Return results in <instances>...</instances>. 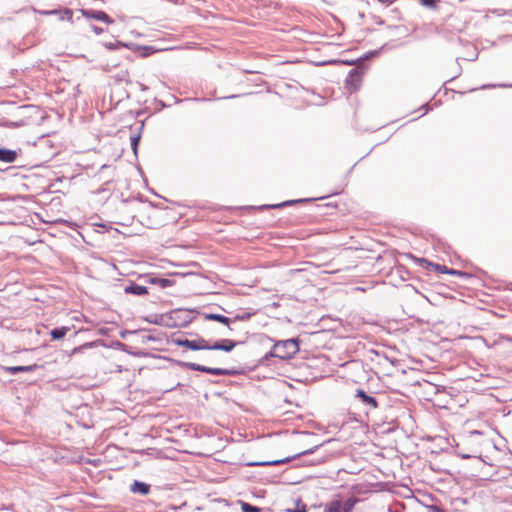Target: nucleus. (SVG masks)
<instances>
[{
    "label": "nucleus",
    "mask_w": 512,
    "mask_h": 512,
    "mask_svg": "<svg viewBox=\"0 0 512 512\" xmlns=\"http://www.w3.org/2000/svg\"><path fill=\"white\" fill-rule=\"evenodd\" d=\"M17 157V154L13 150L9 149H0V161L11 163L14 162Z\"/></svg>",
    "instance_id": "nucleus-13"
},
{
    "label": "nucleus",
    "mask_w": 512,
    "mask_h": 512,
    "mask_svg": "<svg viewBox=\"0 0 512 512\" xmlns=\"http://www.w3.org/2000/svg\"><path fill=\"white\" fill-rule=\"evenodd\" d=\"M69 327H61V328H55L53 330H51L50 332V335H51V338L52 340H60V339H63L66 334L69 332Z\"/></svg>",
    "instance_id": "nucleus-15"
},
{
    "label": "nucleus",
    "mask_w": 512,
    "mask_h": 512,
    "mask_svg": "<svg viewBox=\"0 0 512 512\" xmlns=\"http://www.w3.org/2000/svg\"><path fill=\"white\" fill-rule=\"evenodd\" d=\"M138 142H139V137H132L131 138V145H132L133 150H134L135 153L137 151Z\"/></svg>",
    "instance_id": "nucleus-29"
},
{
    "label": "nucleus",
    "mask_w": 512,
    "mask_h": 512,
    "mask_svg": "<svg viewBox=\"0 0 512 512\" xmlns=\"http://www.w3.org/2000/svg\"><path fill=\"white\" fill-rule=\"evenodd\" d=\"M353 81L357 82L356 88L359 86V84L362 81V74L358 71H354L350 74Z\"/></svg>",
    "instance_id": "nucleus-27"
},
{
    "label": "nucleus",
    "mask_w": 512,
    "mask_h": 512,
    "mask_svg": "<svg viewBox=\"0 0 512 512\" xmlns=\"http://www.w3.org/2000/svg\"><path fill=\"white\" fill-rule=\"evenodd\" d=\"M441 388L444 389L443 386L434 382L423 383L420 379V374H418V400L430 402L433 400V397L437 395Z\"/></svg>",
    "instance_id": "nucleus-2"
},
{
    "label": "nucleus",
    "mask_w": 512,
    "mask_h": 512,
    "mask_svg": "<svg viewBox=\"0 0 512 512\" xmlns=\"http://www.w3.org/2000/svg\"><path fill=\"white\" fill-rule=\"evenodd\" d=\"M427 440H428V441H435V440H439V441H441L442 439H441V437H434V438H432V437H430V436H427Z\"/></svg>",
    "instance_id": "nucleus-32"
},
{
    "label": "nucleus",
    "mask_w": 512,
    "mask_h": 512,
    "mask_svg": "<svg viewBox=\"0 0 512 512\" xmlns=\"http://www.w3.org/2000/svg\"><path fill=\"white\" fill-rule=\"evenodd\" d=\"M238 503L240 504L242 512H261L262 511L261 508L253 506L247 502L240 500V501H238Z\"/></svg>",
    "instance_id": "nucleus-22"
},
{
    "label": "nucleus",
    "mask_w": 512,
    "mask_h": 512,
    "mask_svg": "<svg viewBox=\"0 0 512 512\" xmlns=\"http://www.w3.org/2000/svg\"><path fill=\"white\" fill-rule=\"evenodd\" d=\"M43 14H58L59 15V19L62 20V21H68V22H72V18H73V11L68 9V8H65L63 10H53V11H46V12H42Z\"/></svg>",
    "instance_id": "nucleus-9"
},
{
    "label": "nucleus",
    "mask_w": 512,
    "mask_h": 512,
    "mask_svg": "<svg viewBox=\"0 0 512 512\" xmlns=\"http://www.w3.org/2000/svg\"><path fill=\"white\" fill-rule=\"evenodd\" d=\"M204 319L217 321L225 326H229V324H230V319L228 317L220 315V314H213V313L204 314Z\"/></svg>",
    "instance_id": "nucleus-14"
},
{
    "label": "nucleus",
    "mask_w": 512,
    "mask_h": 512,
    "mask_svg": "<svg viewBox=\"0 0 512 512\" xmlns=\"http://www.w3.org/2000/svg\"><path fill=\"white\" fill-rule=\"evenodd\" d=\"M81 13L85 18H88V19H95V20H98V21H101V22H104L107 24L113 23V20L104 11L92 10V9H88V10L82 9Z\"/></svg>",
    "instance_id": "nucleus-5"
},
{
    "label": "nucleus",
    "mask_w": 512,
    "mask_h": 512,
    "mask_svg": "<svg viewBox=\"0 0 512 512\" xmlns=\"http://www.w3.org/2000/svg\"><path fill=\"white\" fill-rule=\"evenodd\" d=\"M494 87H496V85H494V84H487V85H482L480 87V89H487V88H494Z\"/></svg>",
    "instance_id": "nucleus-31"
},
{
    "label": "nucleus",
    "mask_w": 512,
    "mask_h": 512,
    "mask_svg": "<svg viewBox=\"0 0 512 512\" xmlns=\"http://www.w3.org/2000/svg\"><path fill=\"white\" fill-rule=\"evenodd\" d=\"M446 274H449V275H453V276H458L460 278H463V279H468L471 277V274L465 272V271H461V270H456V269H453V268H449L448 267V271Z\"/></svg>",
    "instance_id": "nucleus-23"
},
{
    "label": "nucleus",
    "mask_w": 512,
    "mask_h": 512,
    "mask_svg": "<svg viewBox=\"0 0 512 512\" xmlns=\"http://www.w3.org/2000/svg\"><path fill=\"white\" fill-rule=\"evenodd\" d=\"M37 368V364L28 365V366H10L6 367L5 370L14 375L18 372H31Z\"/></svg>",
    "instance_id": "nucleus-10"
},
{
    "label": "nucleus",
    "mask_w": 512,
    "mask_h": 512,
    "mask_svg": "<svg viewBox=\"0 0 512 512\" xmlns=\"http://www.w3.org/2000/svg\"><path fill=\"white\" fill-rule=\"evenodd\" d=\"M510 87H512V85H510Z\"/></svg>",
    "instance_id": "nucleus-37"
},
{
    "label": "nucleus",
    "mask_w": 512,
    "mask_h": 512,
    "mask_svg": "<svg viewBox=\"0 0 512 512\" xmlns=\"http://www.w3.org/2000/svg\"><path fill=\"white\" fill-rule=\"evenodd\" d=\"M174 342L176 345L186 347L190 350H209L210 349V345L203 338H198L195 340L176 339V340H174Z\"/></svg>",
    "instance_id": "nucleus-4"
},
{
    "label": "nucleus",
    "mask_w": 512,
    "mask_h": 512,
    "mask_svg": "<svg viewBox=\"0 0 512 512\" xmlns=\"http://www.w3.org/2000/svg\"><path fill=\"white\" fill-rule=\"evenodd\" d=\"M125 292L129 293V294H135V295H146V294H148V289L145 286L132 284V285L125 287Z\"/></svg>",
    "instance_id": "nucleus-12"
},
{
    "label": "nucleus",
    "mask_w": 512,
    "mask_h": 512,
    "mask_svg": "<svg viewBox=\"0 0 512 512\" xmlns=\"http://www.w3.org/2000/svg\"><path fill=\"white\" fill-rule=\"evenodd\" d=\"M94 31L96 34H100L103 32V30L101 28H97V27H94Z\"/></svg>",
    "instance_id": "nucleus-33"
},
{
    "label": "nucleus",
    "mask_w": 512,
    "mask_h": 512,
    "mask_svg": "<svg viewBox=\"0 0 512 512\" xmlns=\"http://www.w3.org/2000/svg\"><path fill=\"white\" fill-rule=\"evenodd\" d=\"M431 110V106L428 102L422 104L420 107H418V112H421L420 115H418V119L426 115Z\"/></svg>",
    "instance_id": "nucleus-26"
},
{
    "label": "nucleus",
    "mask_w": 512,
    "mask_h": 512,
    "mask_svg": "<svg viewBox=\"0 0 512 512\" xmlns=\"http://www.w3.org/2000/svg\"><path fill=\"white\" fill-rule=\"evenodd\" d=\"M299 351L296 340L288 339L277 342L271 351V355L280 359H290Z\"/></svg>",
    "instance_id": "nucleus-1"
},
{
    "label": "nucleus",
    "mask_w": 512,
    "mask_h": 512,
    "mask_svg": "<svg viewBox=\"0 0 512 512\" xmlns=\"http://www.w3.org/2000/svg\"><path fill=\"white\" fill-rule=\"evenodd\" d=\"M188 367L193 371L205 372L211 375H228L229 371L222 368H211L197 363H189Z\"/></svg>",
    "instance_id": "nucleus-6"
},
{
    "label": "nucleus",
    "mask_w": 512,
    "mask_h": 512,
    "mask_svg": "<svg viewBox=\"0 0 512 512\" xmlns=\"http://www.w3.org/2000/svg\"><path fill=\"white\" fill-rule=\"evenodd\" d=\"M417 438H420V435H417ZM421 439H422V440H425V439L427 440V438H426V437H424V436H421Z\"/></svg>",
    "instance_id": "nucleus-36"
},
{
    "label": "nucleus",
    "mask_w": 512,
    "mask_h": 512,
    "mask_svg": "<svg viewBox=\"0 0 512 512\" xmlns=\"http://www.w3.org/2000/svg\"><path fill=\"white\" fill-rule=\"evenodd\" d=\"M306 452L307 451H301V452L296 453L292 457H288V458L283 459V460H275V461L271 462L270 464H273V465L282 464V463L288 462V461H290L292 459H295L296 457L301 456V455L305 454Z\"/></svg>",
    "instance_id": "nucleus-25"
},
{
    "label": "nucleus",
    "mask_w": 512,
    "mask_h": 512,
    "mask_svg": "<svg viewBox=\"0 0 512 512\" xmlns=\"http://www.w3.org/2000/svg\"><path fill=\"white\" fill-rule=\"evenodd\" d=\"M421 363L422 362L418 359V374H420L421 381L423 383H427L428 381L429 382L438 383L440 375L437 374V373H430V372H427V371H422L421 368H420Z\"/></svg>",
    "instance_id": "nucleus-7"
},
{
    "label": "nucleus",
    "mask_w": 512,
    "mask_h": 512,
    "mask_svg": "<svg viewBox=\"0 0 512 512\" xmlns=\"http://www.w3.org/2000/svg\"><path fill=\"white\" fill-rule=\"evenodd\" d=\"M428 450H429V451H430V453H432V454H433V453H437V451H436L434 448H428V449H427V451H428Z\"/></svg>",
    "instance_id": "nucleus-35"
},
{
    "label": "nucleus",
    "mask_w": 512,
    "mask_h": 512,
    "mask_svg": "<svg viewBox=\"0 0 512 512\" xmlns=\"http://www.w3.org/2000/svg\"><path fill=\"white\" fill-rule=\"evenodd\" d=\"M236 345H237L236 342H234L232 340H229V339H225L222 342H216L215 344L210 345V349L209 350H223V351L229 352Z\"/></svg>",
    "instance_id": "nucleus-8"
},
{
    "label": "nucleus",
    "mask_w": 512,
    "mask_h": 512,
    "mask_svg": "<svg viewBox=\"0 0 512 512\" xmlns=\"http://www.w3.org/2000/svg\"><path fill=\"white\" fill-rule=\"evenodd\" d=\"M417 493H418V495L427 496V494L426 493H422V491L419 488L417 490Z\"/></svg>",
    "instance_id": "nucleus-34"
},
{
    "label": "nucleus",
    "mask_w": 512,
    "mask_h": 512,
    "mask_svg": "<svg viewBox=\"0 0 512 512\" xmlns=\"http://www.w3.org/2000/svg\"><path fill=\"white\" fill-rule=\"evenodd\" d=\"M433 271L436 274H446L448 271V267L446 265L433 263L426 258L418 257V281H422L421 273H427Z\"/></svg>",
    "instance_id": "nucleus-3"
},
{
    "label": "nucleus",
    "mask_w": 512,
    "mask_h": 512,
    "mask_svg": "<svg viewBox=\"0 0 512 512\" xmlns=\"http://www.w3.org/2000/svg\"><path fill=\"white\" fill-rule=\"evenodd\" d=\"M285 512H307V507L301 500H298L294 509H286Z\"/></svg>",
    "instance_id": "nucleus-24"
},
{
    "label": "nucleus",
    "mask_w": 512,
    "mask_h": 512,
    "mask_svg": "<svg viewBox=\"0 0 512 512\" xmlns=\"http://www.w3.org/2000/svg\"><path fill=\"white\" fill-rule=\"evenodd\" d=\"M357 502L358 499L356 497H350L343 504L341 503V511L352 512Z\"/></svg>",
    "instance_id": "nucleus-19"
},
{
    "label": "nucleus",
    "mask_w": 512,
    "mask_h": 512,
    "mask_svg": "<svg viewBox=\"0 0 512 512\" xmlns=\"http://www.w3.org/2000/svg\"><path fill=\"white\" fill-rule=\"evenodd\" d=\"M133 492H139L142 495H146L150 491V486L144 482L135 481L132 485Z\"/></svg>",
    "instance_id": "nucleus-17"
},
{
    "label": "nucleus",
    "mask_w": 512,
    "mask_h": 512,
    "mask_svg": "<svg viewBox=\"0 0 512 512\" xmlns=\"http://www.w3.org/2000/svg\"><path fill=\"white\" fill-rule=\"evenodd\" d=\"M357 396L361 398L362 402L366 405L371 406L372 408H377L378 403L376 399L372 396L367 395L362 389L357 390Z\"/></svg>",
    "instance_id": "nucleus-11"
},
{
    "label": "nucleus",
    "mask_w": 512,
    "mask_h": 512,
    "mask_svg": "<svg viewBox=\"0 0 512 512\" xmlns=\"http://www.w3.org/2000/svg\"><path fill=\"white\" fill-rule=\"evenodd\" d=\"M418 504L424 506L425 509L427 510V512H445V510L443 508H441L440 506H438L436 504H426L420 498H418Z\"/></svg>",
    "instance_id": "nucleus-21"
},
{
    "label": "nucleus",
    "mask_w": 512,
    "mask_h": 512,
    "mask_svg": "<svg viewBox=\"0 0 512 512\" xmlns=\"http://www.w3.org/2000/svg\"><path fill=\"white\" fill-rule=\"evenodd\" d=\"M149 283L154 284V285H158L161 288L170 287V286H172L174 284V282L171 281L170 279L158 278V277H151L149 279Z\"/></svg>",
    "instance_id": "nucleus-16"
},
{
    "label": "nucleus",
    "mask_w": 512,
    "mask_h": 512,
    "mask_svg": "<svg viewBox=\"0 0 512 512\" xmlns=\"http://www.w3.org/2000/svg\"><path fill=\"white\" fill-rule=\"evenodd\" d=\"M418 2L423 7L432 11H437L439 9V4L441 3L440 0H418Z\"/></svg>",
    "instance_id": "nucleus-20"
},
{
    "label": "nucleus",
    "mask_w": 512,
    "mask_h": 512,
    "mask_svg": "<svg viewBox=\"0 0 512 512\" xmlns=\"http://www.w3.org/2000/svg\"><path fill=\"white\" fill-rule=\"evenodd\" d=\"M291 203H294V201H288V202H284L282 204H277V205H272L270 206L271 208H278V207H282V206H285L287 204H291Z\"/></svg>",
    "instance_id": "nucleus-30"
},
{
    "label": "nucleus",
    "mask_w": 512,
    "mask_h": 512,
    "mask_svg": "<svg viewBox=\"0 0 512 512\" xmlns=\"http://www.w3.org/2000/svg\"><path fill=\"white\" fill-rule=\"evenodd\" d=\"M324 512H342L341 511V500L334 499L327 503L324 507Z\"/></svg>",
    "instance_id": "nucleus-18"
},
{
    "label": "nucleus",
    "mask_w": 512,
    "mask_h": 512,
    "mask_svg": "<svg viewBox=\"0 0 512 512\" xmlns=\"http://www.w3.org/2000/svg\"><path fill=\"white\" fill-rule=\"evenodd\" d=\"M455 453H456L457 456H459L462 459L476 458V456L468 454V453H463V452H455Z\"/></svg>",
    "instance_id": "nucleus-28"
}]
</instances>
